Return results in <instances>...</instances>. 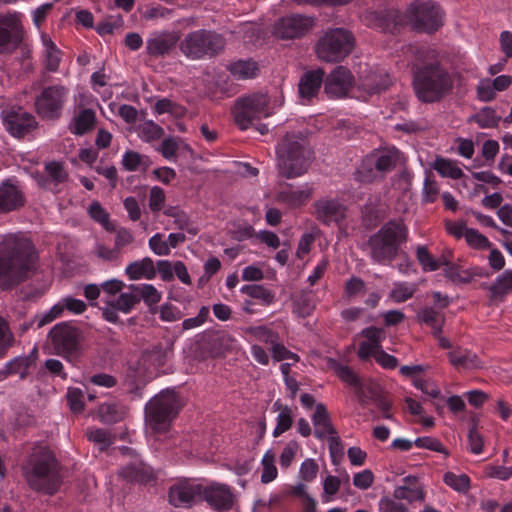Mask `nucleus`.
Returning a JSON list of instances; mask_svg holds the SVG:
<instances>
[{"instance_id": "15", "label": "nucleus", "mask_w": 512, "mask_h": 512, "mask_svg": "<svg viewBox=\"0 0 512 512\" xmlns=\"http://www.w3.org/2000/svg\"><path fill=\"white\" fill-rule=\"evenodd\" d=\"M202 497L212 509L218 512L231 510L237 500L234 490L229 485L218 482L202 487Z\"/></svg>"}, {"instance_id": "50", "label": "nucleus", "mask_w": 512, "mask_h": 512, "mask_svg": "<svg viewBox=\"0 0 512 512\" xmlns=\"http://www.w3.org/2000/svg\"><path fill=\"white\" fill-rule=\"evenodd\" d=\"M164 214L174 219V224L177 229L187 230L191 234H196L197 231L194 228H190L189 217L177 207H167L164 210Z\"/></svg>"}, {"instance_id": "27", "label": "nucleus", "mask_w": 512, "mask_h": 512, "mask_svg": "<svg viewBox=\"0 0 512 512\" xmlns=\"http://www.w3.org/2000/svg\"><path fill=\"white\" fill-rule=\"evenodd\" d=\"M47 177L42 179L39 184L41 187L53 191H58L56 187L68 180L69 174L64 168L63 163L53 161L45 165Z\"/></svg>"}, {"instance_id": "46", "label": "nucleus", "mask_w": 512, "mask_h": 512, "mask_svg": "<svg viewBox=\"0 0 512 512\" xmlns=\"http://www.w3.org/2000/svg\"><path fill=\"white\" fill-rule=\"evenodd\" d=\"M330 367L335 371L336 375L342 382L350 385L354 389L359 386L361 380L349 366L342 365L337 361L332 360L330 361Z\"/></svg>"}, {"instance_id": "28", "label": "nucleus", "mask_w": 512, "mask_h": 512, "mask_svg": "<svg viewBox=\"0 0 512 512\" xmlns=\"http://www.w3.org/2000/svg\"><path fill=\"white\" fill-rule=\"evenodd\" d=\"M23 204V195L16 186L6 182L0 186V213L10 212Z\"/></svg>"}, {"instance_id": "25", "label": "nucleus", "mask_w": 512, "mask_h": 512, "mask_svg": "<svg viewBox=\"0 0 512 512\" xmlns=\"http://www.w3.org/2000/svg\"><path fill=\"white\" fill-rule=\"evenodd\" d=\"M119 475L129 482L146 484L153 480L154 475L151 467L144 464L142 461H135L124 466Z\"/></svg>"}, {"instance_id": "31", "label": "nucleus", "mask_w": 512, "mask_h": 512, "mask_svg": "<svg viewBox=\"0 0 512 512\" xmlns=\"http://www.w3.org/2000/svg\"><path fill=\"white\" fill-rule=\"evenodd\" d=\"M125 273L131 280L142 278L152 280L156 276V269L153 260L150 257H145L130 263L126 267Z\"/></svg>"}, {"instance_id": "41", "label": "nucleus", "mask_w": 512, "mask_h": 512, "mask_svg": "<svg viewBox=\"0 0 512 512\" xmlns=\"http://www.w3.org/2000/svg\"><path fill=\"white\" fill-rule=\"evenodd\" d=\"M274 406L280 411L277 416L276 427L273 430V436L278 437L291 428L293 414L291 408L288 406H282L278 402H276Z\"/></svg>"}, {"instance_id": "60", "label": "nucleus", "mask_w": 512, "mask_h": 512, "mask_svg": "<svg viewBox=\"0 0 512 512\" xmlns=\"http://www.w3.org/2000/svg\"><path fill=\"white\" fill-rule=\"evenodd\" d=\"M414 444L418 448L428 449L431 451H435V452H439V453L448 455V451L446 450V448L442 445V443L438 439H436L434 437H430V436L418 437L414 441Z\"/></svg>"}, {"instance_id": "58", "label": "nucleus", "mask_w": 512, "mask_h": 512, "mask_svg": "<svg viewBox=\"0 0 512 512\" xmlns=\"http://www.w3.org/2000/svg\"><path fill=\"white\" fill-rule=\"evenodd\" d=\"M14 336L10 331L7 322L0 317V358L3 357L7 350L13 345Z\"/></svg>"}, {"instance_id": "3", "label": "nucleus", "mask_w": 512, "mask_h": 512, "mask_svg": "<svg viewBox=\"0 0 512 512\" xmlns=\"http://www.w3.org/2000/svg\"><path fill=\"white\" fill-rule=\"evenodd\" d=\"M21 473L31 490L44 495L57 493L63 482L61 466L54 453L45 446L32 450L21 464Z\"/></svg>"}, {"instance_id": "23", "label": "nucleus", "mask_w": 512, "mask_h": 512, "mask_svg": "<svg viewBox=\"0 0 512 512\" xmlns=\"http://www.w3.org/2000/svg\"><path fill=\"white\" fill-rule=\"evenodd\" d=\"M325 72L318 68L305 72L298 84L299 96L302 99H311L317 95L323 83Z\"/></svg>"}, {"instance_id": "54", "label": "nucleus", "mask_w": 512, "mask_h": 512, "mask_svg": "<svg viewBox=\"0 0 512 512\" xmlns=\"http://www.w3.org/2000/svg\"><path fill=\"white\" fill-rule=\"evenodd\" d=\"M465 240L469 246L474 249H488L491 246L490 241L479 231L469 228L465 233Z\"/></svg>"}, {"instance_id": "21", "label": "nucleus", "mask_w": 512, "mask_h": 512, "mask_svg": "<svg viewBox=\"0 0 512 512\" xmlns=\"http://www.w3.org/2000/svg\"><path fill=\"white\" fill-rule=\"evenodd\" d=\"M178 40L179 36L176 32H155L146 41V51L153 57L164 56L174 48Z\"/></svg>"}, {"instance_id": "35", "label": "nucleus", "mask_w": 512, "mask_h": 512, "mask_svg": "<svg viewBox=\"0 0 512 512\" xmlns=\"http://www.w3.org/2000/svg\"><path fill=\"white\" fill-rule=\"evenodd\" d=\"M231 74L240 80H246L255 77L258 74V64L251 60H238L228 66Z\"/></svg>"}, {"instance_id": "40", "label": "nucleus", "mask_w": 512, "mask_h": 512, "mask_svg": "<svg viewBox=\"0 0 512 512\" xmlns=\"http://www.w3.org/2000/svg\"><path fill=\"white\" fill-rule=\"evenodd\" d=\"M490 299L493 301H503L505 297L512 292V285L504 271L499 275L495 282L489 286Z\"/></svg>"}, {"instance_id": "62", "label": "nucleus", "mask_w": 512, "mask_h": 512, "mask_svg": "<svg viewBox=\"0 0 512 512\" xmlns=\"http://www.w3.org/2000/svg\"><path fill=\"white\" fill-rule=\"evenodd\" d=\"M361 335L367 338V343L372 344L378 349H381V341L385 337V332L382 328L378 327H367L361 331Z\"/></svg>"}, {"instance_id": "22", "label": "nucleus", "mask_w": 512, "mask_h": 512, "mask_svg": "<svg viewBox=\"0 0 512 512\" xmlns=\"http://www.w3.org/2000/svg\"><path fill=\"white\" fill-rule=\"evenodd\" d=\"M281 189L277 192L275 199L277 202L290 208L300 207L311 197L313 188L308 184L302 189L294 190L293 185L289 183L280 184Z\"/></svg>"}, {"instance_id": "32", "label": "nucleus", "mask_w": 512, "mask_h": 512, "mask_svg": "<svg viewBox=\"0 0 512 512\" xmlns=\"http://www.w3.org/2000/svg\"><path fill=\"white\" fill-rule=\"evenodd\" d=\"M403 485L395 488L393 496L398 500H407L409 502L424 500L423 489L416 485V478L407 476L403 479Z\"/></svg>"}, {"instance_id": "33", "label": "nucleus", "mask_w": 512, "mask_h": 512, "mask_svg": "<svg viewBox=\"0 0 512 512\" xmlns=\"http://www.w3.org/2000/svg\"><path fill=\"white\" fill-rule=\"evenodd\" d=\"M451 364L457 368L476 369L481 367V361L477 354L462 349H456L449 353Z\"/></svg>"}, {"instance_id": "20", "label": "nucleus", "mask_w": 512, "mask_h": 512, "mask_svg": "<svg viewBox=\"0 0 512 512\" xmlns=\"http://www.w3.org/2000/svg\"><path fill=\"white\" fill-rule=\"evenodd\" d=\"M315 216L324 224L339 223L346 216V207L335 199L323 198L315 202Z\"/></svg>"}, {"instance_id": "7", "label": "nucleus", "mask_w": 512, "mask_h": 512, "mask_svg": "<svg viewBox=\"0 0 512 512\" xmlns=\"http://www.w3.org/2000/svg\"><path fill=\"white\" fill-rule=\"evenodd\" d=\"M224 36L214 30L199 29L189 32L180 41L179 49L188 59L213 58L225 48Z\"/></svg>"}, {"instance_id": "56", "label": "nucleus", "mask_w": 512, "mask_h": 512, "mask_svg": "<svg viewBox=\"0 0 512 512\" xmlns=\"http://www.w3.org/2000/svg\"><path fill=\"white\" fill-rule=\"evenodd\" d=\"M173 351V341L167 339L165 344L159 343L154 345L150 350V354L158 362L159 365H164L167 358Z\"/></svg>"}, {"instance_id": "19", "label": "nucleus", "mask_w": 512, "mask_h": 512, "mask_svg": "<svg viewBox=\"0 0 512 512\" xmlns=\"http://www.w3.org/2000/svg\"><path fill=\"white\" fill-rule=\"evenodd\" d=\"M200 495H202V486L187 480L172 485L168 493L169 502L175 507H189Z\"/></svg>"}, {"instance_id": "8", "label": "nucleus", "mask_w": 512, "mask_h": 512, "mask_svg": "<svg viewBox=\"0 0 512 512\" xmlns=\"http://www.w3.org/2000/svg\"><path fill=\"white\" fill-rule=\"evenodd\" d=\"M400 161V152L395 147L373 151L367 155L354 176L360 183H372L392 171Z\"/></svg>"}, {"instance_id": "18", "label": "nucleus", "mask_w": 512, "mask_h": 512, "mask_svg": "<svg viewBox=\"0 0 512 512\" xmlns=\"http://www.w3.org/2000/svg\"><path fill=\"white\" fill-rule=\"evenodd\" d=\"M325 92L333 98L345 96L353 85V76L344 66L335 67L325 80Z\"/></svg>"}, {"instance_id": "1", "label": "nucleus", "mask_w": 512, "mask_h": 512, "mask_svg": "<svg viewBox=\"0 0 512 512\" xmlns=\"http://www.w3.org/2000/svg\"><path fill=\"white\" fill-rule=\"evenodd\" d=\"M410 61L412 88L422 103H436L448 96L454 87V78L442 63L440 53L431 47L411 46Z\"/></svg>"}, {"instance_id": "64", "label": "nucleus", "mask_w": 512, "mask_h": 512, "mask_svg": "<svg viewBox=\"0 0 512 512\" xmlns=\"http://www.w3.org/2000/svg\"><path fill=\"white\" fill-rule=\"evenodd\" d=\"M165 203V192L161 187L154 186L150 190L149 207L151 211H160Z\"/></svg>"}, {"instance_id": "37", "label": "nucleus", "mask_w": 512, "mask_h": 512, "mask_svg": "<svg viewBox=\"0 0 512 512\" xmlns=\"http://www.w3.org/2000/svg\"><path fill=\"white\" fill-rule=\"evenodd\" d=\"M128 289L135 291L138 303L143 300L146 305L152 306L161 300V294L151 284H132L128 286Z\"/></svg>"}, {"instance_id": "49", "label": "nucleus", "mask_w": 512, "mask_h": 512, "mask_svg": "<svg viewBox=\"0 0 512 512\" xmlns=\"http://www.w3.org/2000/svg\"><path fill=\"white\" fill-rule=\"evenodd\" d=\"M88 439L99 445L101 451H105L114 442V437L109 430L92 428L87 431Z\"/></svg>"}, {"instance_id": "55", "label": "nucleus", "mask_w": 512, "mask_h": 512, "mask_svg": "<svg viewBox=\"0 0 512 512\" xmlns=\"http://www.w3.org/2000/svg\"><path fill=\"white\" fill-rule=\"evenodd\" d=\"M66 399L70 409L74 413H80L84 410V394L79 388H68Z\"/></svg>"}, {"instance_id": "57", "label": "nucleus", "mask_w": 512, "mask_h": 512, "mask_svg": "<svg viewBox=\"0 0 512 512\" xmlns=\"http://www.w3.org/2000/svg\"><path fill=\"white\" fill-rule=\"evenodd\" d=\"M65 306L63 304L54 305L47 313L43 315H36L31 324H36L37 328H42L46 324L52 322L56 318H58L62 312L64 311Z\"/></svg>"}, {"instance_id": "5", "label": "nucleus", "mask_w": 512, "mask_h": 512, "mask_svg": "<svg viewBox=\"0 0 512 512\" xmlns=\"http://www.w3.org/2000/svg\"><path fill=\"white\" fill-rule=\"evenodd\" d=\"M407 240L408 228L404 222L400 219L390 220L369 237L365 250L373 263L389 265Z\"/></svg>"}, {"instance_id": "17", "label": "nucleus", "mask_w": 512, "mask_h": 512, "mask_svg": "<svg viewBox=\"0 0 512 512\" xmlns=\"http://www.w3.org/2000/svg\"><path fill=\"white\" fill-rule=\"evenodd\" d=\"M3 124L6 130L17 138L24 137L33 131L38 123L36 118L26 111L19 109L17 111H8L3 117Z\"/></svg>"}, {"instance_id": "39", "label": "nucleus", "mask_w": 512, "mask_h": 512, "mask_svg": "<svg viewBox=\"0 0 512 512\" xmlns=\"http://www.w3.org/2000/svg\"><path fill=\"white\" fill-rule=\"evenodd\" d=\"M42 41L45 48V67L50 72H56L61 61V51L50 38L43 36Z\"/></svg>"}, {"instance_id": "30", "label": "nucleus", "mask_w": 512, "mask_h": 512, "mask_svg": "<svg viewBox=\"0 0 512 512\" xmlns=\"http://www.w3.org/2000/svg\"><path fill=\"white\" fill-rule=\"evenodd\" d=\"M96 122V113L89 108L80 109L79 112L73 117L69 130L74 135H84L91 131Z\"/></svg>"}, {"instance_id": "47", "label": "nucleus", "mask_w": 512, "mask_h": 512, "mask_svg": "<svg viewBox=\"0 0 512 512\" xmlns=\"http://www.w3.org/2000/svg\"><path fill=\"white\" fill-rule=\"evenodd\" d=\"M262 475L261 482L264 484L270 483L277 478L278 471L275 466V455L271 450H268L261 461Z\"/></svg>"}, {"instance_id": "24", "label": "nucleus", "mask_w": 512, "mask_h": 512, "mask_svg": "<svg viewBox=\"0 0 512 512\" xmlns=\"http://www.w3.org/2000/svg\"><path fill=\"white\" fill-rule=\"evenodd\" d=\"M38 350L34 347L29 354L18 356L6 363L9 375H18L21 380L27 378L29 370L36 366Z\"/></svg>"}, {"instance_id": "44", "label": "nucleus", "mask_w": 512, "mask_h": 512, "mask_svg": "<svg viewBox=\"0 0 512 512\" xmlns=\"http://www.w3.org/2000/svg\"><path fill=\"white\" fill-rule=\"evenodd\" d=\"M475 121L481 128H493L498 125L501 116H498L491 107H484L470 118Z\"/></svg>"}, {"instance_id": "26", "label": "nucleus", "mask_w": 512, "mask_h": 512, "mask_svg": "<svg viewBox=\"0 0 512 512\" xmlns=\"http://www.w3.org/2000/svg\"><path fill=\"white\" fill-rule=\"evenodd\" d=\"M416 317L420 323L431 327L432 334L435 337H438L442 333L445 324V315L441 310L425 306L417 311Z\"/></svg>"}, {"instance_id": "61", "label": "nucleus", "mask_w": 512, "mask_h": 512, "mask_svg": "<svg viewBox=\"0 0 512 512\" xmlns=\"http://www.w3.org/2000/svg\"><path fill=\"white\" fill-rule=\"evenodd\" d=\"M318 470L319 466L316 461L314 459L308 458L302 462L299 475L303 481L311 482L316 478Z\"/></svg>"}, {"instance_id": "6", "label": "nucleus", "mask_w": 512, "mask_h": 512, "mask_svg": "<svg viewBox=\"0 0 512 512\" xmlns=\"http://www.w3.org/2000/svg\"><path fill=\"white\" fill-rule=\"evenodd\" d=\"M182 407L181 397L174 389L162 390L145 405V423L156 440L170 432Z\"/></svg>"}, {"instance_id": "42", "label": "nucleus", "mask_w": 512, "mask_h": 512, "mask_svg": "<svg viewBox=\"0 0 512 512\" xmlns=\"http://www.w3.org/2000/svg\"><path fill=\"white\" fill-rule=\"evenodd\" d=\"M432 167L443 177L459 179L463 175L462 170L453 161L443 157H437Z\"/></svg>"}, {"instance_id": "4", "label": "nucleus", "mask_w": 512, "mask_h": 512, "mask_svg": "<svg viewBox=\"0 0 512 512\" xmlns=\"http://www.w3.org/2000/svg\"><path fill=\"white\" fill-rule=\"evenodd\" d=\"M276 167L281 177L293 179L308 171L313 150L303 132H287L276 146Z\"/></svg>"}, {"instance_id": "51", "label": "nucleus", "mask_w": 512, "mask_h": 512, "mask_svg": "<svg viewBox=\"0 0 512 512\" xmlns=\"http://www.w3.org/2000/svg\"><path fill=\"white\" fill-rule=\"evenodd\" d=\"M416 257L425 272L436 271L440 268V263L431 255L426 246H418Z\"/></svg>"}, {"instance_id": "38", "label": "nucleus", "mask_w": 512, "mask_h": 512, "mask_svg": "<svg viewBox=\"0 0 512 512\" xmlns=\"http://www.w3.org/2000/svg\"><path fill=\"white\" fill-rule=\"evenodd\" d=\"M240 292L254 299L259 300L263 305H270L275 300V294L258 284H247L241 287Z\"/></svg>"}, {"instance_id": "52", "label": "nucleus", "mask_w": 512, "mask_h": 512, "mask_svg": "<svg viewBox=\"0 0 512 512\" xmlns=\"http://www.w3.org/2000/svg\"><path fill=\"white\" fill-rule=\"evenodd\" d=\"M114 307L119 311L128 314L138 304L135 291L129 290L128 292L120 293L116 300L112 301Z\"/></svg>"}, {"instance_id": "53", "label": "nucleus", "mask_w": 512, "mask_h": 512, "mask_svg": "<svg viewBox=\"0 0 512 512\" xmlns=\"http://www.w3.org/2000/svg\"><path fill=\"white\" fill-rule=\"evenodd\" d=\"M443 481L458 492H466L470 486V479L465 474L456 475L452 472H446L443 476Z\"/></svg>"}, {"instance_id": "10", "label": "nucleus", "mask_w": 512, "mask_h": 512, "mask_svg": "<svg viewBox=\"0 0 512 512\" xmlns=\"http://www.w3.org/2000/svg\"><path fill=\"white\" fill-rule=\"evenodd\" d=\"M354 46V37L346 29L335 28L327 31L317 42L316 53L326 62H339L349 55Z\"/></svg>"}, {"instance_id": "63", "label": "nucleus", "mask_w": 512, "mask_h": 512, "mask_svg": "<svg viewBox=\"0 0 512 512\" xmlns=\"http://www.w3.org/2000/svg\"><path fill=\"white\" fill-rule=\"evenodd\" d=\"M149 247L150 249L159 256L169 255V245L167 240H163V235L161 233H156L149 239Z\"/></svg>"}, {"instance_id": "14", "label": "nucleus", "mask_w": 512, "mask_h": 512, "mask_svg": "<svg viewBox=\"0 0 512 512\" xmlns=\"http://www.w3.org/2000/svg\"><path fill=\"white\" fill-rule=\"evenodd\" d=\"M314 25L312 17L291 14L278 19L274 25L275 36L282 39L300 38L308 33Z\"/></svg>"}, {"instance_id": "45", "label": "nucleus", "mask_w": 512, "mask_h": 512, "mask_svg": "<svg viewBox=\"0 0 512 512\" xmlns=\"http://www.w3.org/2000/svg\"><path fill=\"white\" fill-rule=\"evenodd\" d=\"M417 290V285L407 282H396L394 283L393 289L391 290L389 297L395 303H402L413 297Z\"/></svg>"}, {"instance_id": "43", "label": "nucleus", "mask_w": 512, "mask_h": 512, "mask_svg": "<svg viewBox=\"0 0 512 512\" xmlns=\"http://www.w3.org/2000/svg\"><path fill=\"white\" fill-rule=\"evenodd\" d=\"M391 85L390 76L387 73H372L363 83L364 88L370 93H379Z\"/></svg>"}, {"instance_id": "59", "label": "nucleus", "mask_w": 512, "mask_h": 512, "mask_svg": "<svg viewBox=\"0 0 512 512\" xmlns=\"http://www.w3.org/2000/svg\"><path fill=\"white\" fill-rule=\"evenodd\" d=\"M249 332L256 340L270 344L271 347L278 341V335L265 326L252 327L249 329Z\"/></svg>"}, {"instance_id": "9", "label": "nucleus", "mask_w": 512, "mask_h": 512, "mask_svg": "<svg viewBox=\"0 0 512 512\" xmlns=\"http://www.w3.org/2000/svg\"><path fill=\"white\" fill-rule=\"evenodd\" d=\"M274 113L267 94L254 93L236 100L232 114L241 130L248 129L253 121L267 118Z\"/></svg>"}, {"instance_id": "13", "label": "nucleus", "mask_w": 512, "mask_h": 512, "mask_svg": "<svg viewBox=\"0 0 512 512\" xmlns=\"http://www.w3.org/2000/svg\"><path fill=\"white\" fill-rule=\"evenodd\" d=\"M407 17L420 32L432 33L443 25L440 7L430 1L415 0L407 10Z\"/></svg>"}, {"instance_id": "34", "label": "nucleus", "mask_w": 512, "mask_h": 512, "mask_svg": "<svg viewBox=\"0 0 512 512\" xmlns=\"http://www.w3.org/2000/svg\"><path fill=\"white\" fill-rule=\"evenodd\" d=\"M354 390L359 403L363 406L369 402L375 404L383 396L380 386L373 382L361 381Z\"/></svg>"}, {"instance_id": "11", "label": "nucleus", "mask_w": 512, "mask_h": 512, "mask_svg": "<svg viewBox=\"0 0 512 512\" xmlns=\"http://www.w3.org/2000/svg\"><path fill=\"white\" fill-rule=\"evenodd\" d=\"M54 353L68 361L78 357L81 350L82 333L67 322L56 324L48 334Z\"/></svg>"}, {"instance_id": "36", "label": "nucleus", "mask_w": 512, "mask_h": 512, "mask_svg": "<svg viewBox=\"0 0 512 512\" xmlns=\"http://www.w3.org/2000/svg\"><path fill=\"white\" fill-rule=\"evenodd\" d=\"M125 414V408L115 403H103L98 408L99 419L105 424L117 423L123 420Z\"/></svg>"}, {"instance_id": "29", "label": "nucleus", "mask_w": 512, "mask_h": 512, "mask_svg": "<svg viewBox=\"0 0 512 512\" xmlns=\"http://www.w3.org/2000/svg\"><path fill=\"white\" fill-rule=\"evenodd\" d=\"M312 422L315 426L314 435L318 439H324L330 434H336V430L334 429L327 408L323 403H318L315 405V412L312 415Z\"/></svg>"}, {"instance_id": "12", "label": "nucleus", "mask_w": 512, "mask_h": 512, "mask_svg": "<svg viewBox=\"0 0 512 512\" xmlns=\"http://www.w3.org/2000/svg\"><path fill=\"white\" fill-rule=\"evenodd\" d=\"M69 89L61 84L45 87L36 97L35 110L43 120H57L61 117Z\"/></svg>"}, {"instance_id": "2", "label": "nucleus", "mask_w": 512, "mask_h": 512, "mask_svg": "<svg viewBox=\"0 0 512 512\" xmlns=\"http://www.w3.org/2000/svg\"><path fill=\"white\" fill-rule=\"evenodd\" d=\"M37 255L32 242L8 235L0 242V288L11 289L36 269Z\"/></svg>"}, {"instance_id": "48", "label": "nucleus", "mask_w": 512, "mask_h": 512, "mask_svg": "<svg viewBox=\"0 0 512 512\" xmlns=\"http://www.w3.org/2000/svg\"><path fill=\"white\" fill-rule=\"evenodd\" d=\"M483 475L487 478H494L501 481H507L512 477V464H487L483 467Z\"/></svg>"}, {"instance_id": "16", "label": "nucleus", "mask_w": 512, "mask_h": 512, "mask_svg": "<svg viewBox=\"0 0 512 512\" xmlns=\"http://www.w3.org/2000/svg\"><path fill=\"white\" fill-rule=\"evenodd\" d=\"M23 30L18 18L0 13V54L12 53L22 42Z\"/></svg>"}]
</instances>
